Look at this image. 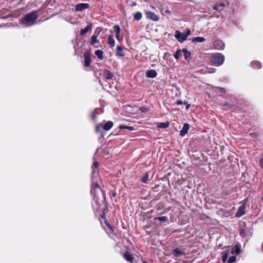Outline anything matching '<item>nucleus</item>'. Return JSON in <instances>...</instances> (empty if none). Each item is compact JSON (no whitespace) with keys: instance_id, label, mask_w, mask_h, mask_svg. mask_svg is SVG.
<instances>
[{"instance_id":"1","label":"nucleus","mask_w":263,"mask_h":263,"mask_svg":"<svg viewBox=\"0 0 263 263\" xmlns=\"http://www.w3.org/2000/svg\"><path fill=\"white\" fill-rule=\"evenodd\" d=\"M90 193L92 196V207L95 212L102 211L100 214L102 219L105 218V210L107 209V203L105 200V193L97 182H93L91 185Z\"/></svg>"},{"instance_id":"2","label":"nucleus","mask_w":263,"mask_h":263,"mask_svg":"<svg viewBox=\"0 0 263 263\" xmlns=\"http://www.w3.org/2000/svg\"><path fill=\"white\" fill-rule=\"evenodd\" d=\"M38 17V11H33L26 14L22 18V23L26 26H30L35 23Z\"/></svg>"},{"instance_id":"3","label":"nucleus","mask_w":263,"mask_h":263,"mask_svg":"<svg viewBox=\"0 0 263 263\" xmlns=\"http://www.w3.org/2000/svg\"><path fill=\"white\" fill-rule=\"evenodd\" d=\"M224 61V55L220 53H215L212 54L210 58V63L212 65L219 66Z\"/></svg>"},{"instance_id":"4","label":"nucleus","mask_w":263,"mask_h":263,"mask_svg":"<svg viewBox=\"0 0 263 263\" xmlns=\"http://www.w3.org/2000/svg\"><path fill=\"white\" fill-rule=\"evenodd\" d=\"M175 37L180 43H183L187 40L184 33L180 32L179 30H176Z\"/></svg>"},{"instance_id":"5","label":"nucleus","mask_w":263,"mask_h":263,"mask_svg":"<svg viewBox=\"0 0 263 263\" xmlns=\"http://www.w3.org/2000/svg\"><path fill=\"white\" fill-rule=\"evenodd\" d=\"M246 213V202L240 205L236 212L235 216L239 218L245 215Z\"/></svg>"},{"instance_id":"6","label":"nucleus","mask_w":263,"mask_h":263,"mask_svg":"<svg viewBox=\"0 0 263 263\" xmlns=\"http://www.w3.org/2000/svg\"><path fill=\"white\" fill-rule=\"evenodd\" d=\"M213 46L216 49L223 50L224 48V44L220 40H215L213 41Z\"/></svg>"},{"instance_id":"7","label":"nucleus","mask_w":263,"mask_h":263,"mask_svg":"<svg viewBox=\"0 0 263 263\" xmlns=\"http://www.w3.org/2000/svg\"><path fill=\"white\" fill-rule=\"evenodd\" d=\"M84 66L86 67H88L90 66L91 59L90 56V53L89 51H86L84 53Z\"/></svg>"},{"instance_id":"8","label":"nucleus","mask_w":263,"mask_h":263,"mask_svg":"<svg viewBox=\"0 0 263 263\" xmlns=\"http://www.w3.org/2000/svg\"><path fill=\"white\" fill-rule=\"evenodd\" d=\"M145 15L147 18L153 21H158L159 19V16L157 15L155 13L151 11H146Z\"/></svg>"},{"instance_id":"9","label":"nucleus","mask_w":263,"mask_h":263,"mask_svg":"<svg viewBox=\"0 0 263 263\" xmlns=\"http://www.w3.org/2000/svg\"><path fill=\"white\" fill-rule=\"evenodd\" d=\"M75 8L76 11H82L89 8V4L88 3H79L76 5Z\"/></svg>"},{"instance_id":"10","label":"nucleus","mask_w":263,"mask_h":263,"mask_svg":"<svg viewBox=\"0 0 263 263\" xmlns=\"http://www.w3.org/2000/svg\"><path fill=\"white\" fill-rule=\"evenodd\" d=\"M172 254L175 257H179L185 255V252L179 248H176L172 250Z\"/></svg>"},{"instance_id":"11","label":"nucleus","mask_w":263,"mask_h":263,"mask_svg":"<svg viewBox=\"0 0 263 263\" xmlns=\"http://www.w3.org/2000/svg\"><path fill=\"white\" fill-rule=\"evenodd\" d=\"M102 75L106 80H112L114 77V74L107 69H105L103 71Z\"/></svg>"},{"instance_id":"12","label":"nucleus","mask_w":263,"mask_h":263,"mask_svg":"<svg viewBox=\"0 0 263 263\" xmlns=\"http://www.w3.org/2000/svg\"><path fill=\"white\" fill-rule=\"evenodd\" d=\"M182 52L184 57V59L187 62H190L191 60V52L189 51L187 49L184 48L182 49Z\"/></svg>"},{"instance_id":"13","label":"nucleus","mask_w":263,"mask_h":263,"mask_svg":"<svg viewBox=\"0 0 263 263\" xmlns=\"http://www.w3.org/2000/svg\"><path fill=\"white\" fill-rule=\"evenodd\" d=\"M145 73L146 77L148 78H154L157 76V71L154 69L147 70Z\"/></svg>"},{"instance_id":"14","label":"nucleus","mask_w":263,"mask_h":263,"mask_svg":"<svg viewBox=\"0 0 263 263\" xmlns=\"http://www.w3.org/2000/svg\"><path fill=\"white\" fill-rule=\"evenodd\" d=\"M190 128V125L188 123H185L183 125V128L180 132V135L184 137L188 132Z\"/></svg>"},{"instance_id":"15","label":"nucleus","mask_w":263,"mask_h":263,"mask_svg":"<svg viewBox=\"0 0 263 263\" xmlns=\"http://www.w3.org/2000/svg\"><path fill=\"white\" fill-rule=\"evenodd\" d=\"M100 30L97 32V30L94 32L93 34L92 35L91 37V42L90 44L92 46H94L95 43L97 42H99V41L97 40V37L99 35Z\"/></svg>"},{"instance_id":"16","label":"nucleus","mask_w":263,"mask_h":263,"mask_svg":"<svg viewBox=\"0 0 263 263\" xmlns=\"http://www.w3.org/2000/svg\"><path fill=\"white\" fill-rule=\"evenodd\" d=\"M110 196L112 201L116 203L118 202L119 198L116 190H110Z\"/></svg>"},{"instance_id":"17","label":"nucleus","mask_w":263,"mask_h":263,"mask_svg":"<svg viewBox=\"0 0 263 263\" xmlns=\"http://www.w3.org/2000/svg\"><path fill=\"white\" fill-rule=\"evenodd\" d=\"M250 66L254 69H259L261 68L262 64L258 61H253L251 63Z\"/></svg>"},{"instance_id":"18","label":"nucleus","mask_w":263,"mask_h":263,"mask_svg":"<svg viewBox=\"0 0 263 263\" xmlns=\"http://www.w3.org/2000/svg\"><path fill=\"white\" fill-rule=\"evenodd\" d=\"M114 31L116 33V39L118 40H121L122 37L120 36V28L118 25H115L114 26Z\"/></svg>"},{"instance_id":"19","label":"nucleus","mask_w":263,"mask_h":263,"mask_svg":"<svg viewBox=\"0 0 263 263\" xmlns=\"http://www.w3.org/2000/svg\"><path fill=\"white\" fill-rule=\"evenodd\" d=\"M92 27V25L91 24L87 25L85 28L82 29L80 31V35H84L85 33H86L89 31L91 30Z\"/></svg>"},{"instance_id":"20","label":"nucleus","mask_w":263,"mask_h":263,"mask_svg":"<svg viewBox=\"0 0 263 263\" xmlns=\"http://www.w3.org/2000/svg\"><path fill=\"white\" fill-rule=\"evenodd\" d=\"M123 257L127 261L132 262V253L130 251L127 250L125 253H123Z\"/></svg>"},{"instance_id":"21","label":"nucleus","mask_w":263,"mask_h":263,"mask_svg":"<svg viewBox=\"0 0 263 263\" xmlns=\"http://www.w3.org/2000/svg\"><path fill=\"white\" fill-rule=\"evenodd\" d=\"M213 91L217 94L225 93L226 91L224 88L220 87H213Z\"/></svg>"},{"instance_id":"22","label":"nucleus","mask_w":263,"mask_h":263,"mask_svg":"<svg viewBox=\"0 0 263 263\" xmlns=\"http://www.w3.org/2000/svg\"><path fill=\"white\" fill-rule=\"evenodd\" d=\"M114 123L111 121H108L103 125V129L105 130H109L113 126Z\"/></svg>"},{"instance_id":"23","label":"nucleus","mask_w":263,"mask_h":263,"mask_svg":"<svg viewBox=\"0 0 263 263\" xmlns=\"http://www.w3.org/2000/svg\"><path fill=\"white\" fill-rule=\"evenodd\" d=\"M205 41V39L203 37L197 36L193 37L192 39V42L193 43H201Z\"/></svg>"},{"instance_id":"24","label":"nucleus","mask_w":263,"mask_h":263,"mask_svg":"<svg viewBox=\"0 0 263 263\" xmlns=\"http://www.w3.org/2000/svg\"><path fill=\"white\" fill-rule=\"evenodd\" d=\"M228 253V250H224L221 253V259L223 262H226L227 261Z\"/></svg>"},{"instance_id":"25","label":"nucleus","mask_w":263,"mask_h":263,"mask_svg":"<svg viewBox=\"0 0 263 263\" xmlns=\"http://www.w3.org/2000/svg\"><path fill=\"white\" fill-rule=\"evenodd\" d=\"M115 40L112 35H109L108 39V43L109 45L110 48H112L115 46Z\"/></svg>"},{"instance_id":"26","label":"nucleus","mask_w":263,"mask_h":263,"mask_svg":"<svg viewBox=\"0 0 263 263\" xmlns=\"http://www.w3.org/2000/svg\"><path fill=\"white\" fill-rule=\"evenodd\" d=\"M170 122L167 121L166 122L159 123L157 126L159 128H166L169 126Z\"/></svg>"},{"instance_id":"27","label":"nucleus","mask_w":263,"mask_h":263,"mask_svg":"<svg viewBox=\"0 0 263 263\" xmlns=\"http://www.w3.org/2000/svg\"><path fill=\"white\" fill-rule=\"evenodd\" d=\"M240 253V249L238 245H235L234 247H233L231 251L232 254H239Z\"/></svg>"},{"instance_id":"28","label":"nucleus","mask_w":263,"mask_h":263,"mask_svg":"<svg viewBox=\"0 0 263 263\" xmlns=\"http://www.w3.org/2000/svg\"><path fill=\"white\" fill-rule=\"evenodd\" d=\"M142 17V14L140 12H137L134 15V19L135 21H140Z\"/></svg>"},{"instance_id":"29","label":"nucleus","mask_w":263,"mask_h":263,"mask_svg":"<svg viewBox=\"0 0 263 263\" xmlns=\"http://www.w3.org/2000/svg\"><path fill=\"white\" fill-rule=\"evenodd\" d=\"M103 129V125L102 123L96 125L95 131L96 133H102Z\"/></svg>"},{"instance_id":"30","label":"nucleus","mask_w":263,"mask_h":263,"mask_svg":"<svg viewBox=\"0 0 263 263\" xmlns=\"http://www.w3.org/2000/svg\"><path fill=\"white\" fill-rule=\"evenodd\" d=\"M182 50L178 49L174 53V57L176 60H179L182 55Z\"/></svg>"},{"instance_id":"31","label":"nucleus","mask_w":263,"mask_h":263,"mask_svg":"<svg viewBox=\"0 0 263 263\" xmlns=\"http://www.w3.org/2000/svg\"><path fill=\"white\" fill-rule=\"evenodd\" d=\"M95 54L97 55L98 59L102 60L103 59V52L101 50H97L95 51Z\"/></svg>"},{"instance_id":"32","label":"nucleus","mask_w":263,"mask_h":263,"mask_svg":"<svg viewBox=\"0 0 263 263\" xmlns=\"http://www.w3.org/2000/svg\"><path fill=\"white\" fill-rule=\"evenodd\" d=\"M98 110V108H96L91 114V118L93 121H96L97 115L99 114Z\"/></svg>"},{"instance_id":"33","label":"nucleus","mask_w":263,"mask_h":263,"mask_svg":"<svg viewBox=\"0 0 263 263\" xmlns=\"http://www.w3.org/2000/svg\"><path fill=\"white\" fill-rule=\"evenodd\" d=\"M117 54L120 56L123 57L124 54L123 52V48L121 46H118L117 47Z\"/></svg>"},{"instance_id":"34","label":"nucleus","mask_w":263,"mask_h":263,"mask_svg":"<svg viewBox=\"0 0 263 263\" xmlns=\"http://www.w3.org/2000/svg\"><path fill=\"white\" fill-rule=\"evenodd\" d=\"M149 175L147 172L145 173L144 176L140 179L141 181L144 183H147Z\"/></svg>"},{"instance_id":"35","label":"nucleus","mask_w":263,"mask_h":263,"mask_svg":"<svg viewBox=\"0 0 263 263\" xmlns=\"http://www.w3.org/2000/svg\"><path fill=\"white\" fill-rule=\"evenodd\" d=\"M155 220H158L160 222H165L167 220L168 218L167 216H161V217H156L155 218Z\"/></svg>"},{"instance_id":"36","label":"nucleus","mask_w":263,"mask_h":263,"mask_svg":"<svg viewBox=\"0 0 263 263\" xmlns=\"http://www.w3.org/2000/svg\"><path fill=\"white\" fill-rule=\"evenodd\" d=\"M99 163L96 161L95 162L92 166H91V169H92V173L93 174L95 172V170L97 169L98 167Z\"/></svg>"},{"instance_id":"37","label":"nucleus","mask_w":263,"mask_h":263,"mask_svg":"<svg viewBox=\"0 0 263 263\" xmlns=\"http://www.w3.org/2000/svg\"><path fill=\"white\" fill-rule=\"evenodd\" d=\"M239 233L240 236L242 237H245L246 236V231L242 228H241L239 230Z\"/></svg>"},{"instance_id":"38","label":"nucleus","mask_w":263,"mask_h":263,"mask_svg":"<svg viewBox=\"0 0 263 263\" xmlns=\"http://www.w3.org/2000/svg\"><path fill=\"white\" fill-rule=\"evenodd\" d=\"M236 260V256H232L229 257V259L228 260V263H233L234 261H235Z\"/></svg>"},{"instance_id":"39","label":"nucleus","mask_w":263,"mask_h":263,"mask_svg":"<svg viewBox=\"0 0 263 263\" xmlns=\"http://www.w3.org/2000/svg\"><path fill=\"white\" fill-rule=\"evenodd\" d=\"M120 129H123V128H126L130 130H132V126H125L124 125H121L119 126Z\"/></svg>"},{"instance_id":"40","label":"nucleus","mask_w":263,"mask_h":263,"mask_svg":"<svg viewBox=\"0 0 263 263\" xmlns=\"http://www.w3.org/2000/svg\"><path fill=\"white\" fill-rule=\"evenodd\" d=\"M140 111L142 112H147L148 111L149 109L148 108L145 107H142L139 108Z\"/></svg>"},{"instance_id":"41","label":"nucleus","mask_w":263,"mask_h":263,"mask_svg":"<svg viewBox=\"0 0 263 263\" xmlns=\"http://www.w3.org/2000/svg\"><path fill=\"white\" fill-rule=\"evenodd\" d=\"M186 37L187 38V36L191 35V32L189 28L186 29L185 32H183Z\"/></svg>"},{"instance_id":"42","label":"nucleus","mask_w":263,"mask_h":263,"mask_svg":"<svg viewBox=\"0 0 263 263\" xmlns=\"http://www.w3.org/2000/svg\"><path fill=\"white\" fill-rule=\"evenodd\" d=\"M217 5L218 6L219 8L221 9V10L223 9V7L225 6V4L224 3L217 4Z\"/></svg>"},{"instance_id":"43","label":"nucleus","mask_w":263,"mask_h":263,"mask_svg":"<svg viewBox=\"0 0 263 263\" xmlns=\"http://www.w3.org/2000/svg\"><path fill=\"white\" fill-rule=\"evenodd\" d=\"M213 9L214 10H217V11H221V9L219 8V7L217 5V4L214 6V7H213Z\"/></svg>"},{"instance_id":"44","label":"nucleus","mask_w":263,"mask_h":263,"mask_svg":"<svg viewBox=\"0 0 263 263\" xmlns=\"http://www.w3.org/2000/svg\"><path fill=\"white\" fill-rule=\"evenodd\" d=\"M250 135L252 138H256L257 137V134L256 133H252Z\"/></svg>"},{"instance_id":"45","label":"nucleus","mask_w":263,"mask_h":263,"mask_svg":"<svg viewBox=\"0 0 263 263\" xmlns=\"http://www.w3.org/2000/svg\"><path fill=\"white\" fill-rule=\"evenodd\" d=\"M183 103L182 102V101L180 100H177L176 101V104H177V105H181V104H182Z\"/></svg>"},{"instance_id":"46","label":"nucleus","mask_w":263,"mask_h":263,"mask_svg":"<svg viewBox=\"0 0 263 263\" xmlns=\"http://www.w3.org/2000/svg\"><path fill=\"white\" fill-rule=\"evenodd\" d=\"M184 104L186 105V107H185L186 110H188L190 108L191 105L189 104H187V103L186 102H184Z\"/></svg>"},{"instance_id":"47","label":"nucleus","mask_w":263,"mask_h":263,"mask_svg":"<svg viewBox=\"0 0 263 263\" xmlns=\"http://www.w3.org/2000/svg\"><path fill=\"white\" fill-rule=\"evenodd\" d=\"M215 71V69L211 68L210 69H209L208 72L209 73H214Z\"/></svg>"},{"instance_id":"48","label":"nucleus","mask_w":263,"mask_h":263,"mask_svg":"<svg viewBox=\"0 0 263 263\" xmlns=\"http://www.w3.org/2000/svg\"><path fill=\"white\" fill-rule=\"evenodd\" d=\"M260 165H261V167L263 168V163L261 162Z\"/></svg>"},{"instance_id":"49","label":"nucleus","mask_w":263,"mask_h":263,"mask_svg":"<svg viewBox=\"0 0 263 263\" xmlns=\"http://www.w3.org/2000/svg\"><path fill=\"white\" fill-rule=\"evenodd\" d=\"M140 260H141V259H140ZM141 262H142V263H148L147 262H146V261H143L142 260H141Z\"/></svg>"},{"instance_id":"50","label":"nucleus","mask_w":263,"mask_h":263,"mask_svg":"<svg viewBox=\"0 0 263 263\" xmlns=\"http://www.w3.org/2000/svg\"><path fill=\"white\" fill-rule=\"evenodd\" d=\"M136 5V3L135 2H133V6Z\"/></svg>"},{"instance_id":"51","label":"nucleus","mask_w":263,"mask_h":263,"mask_svg":"<svg viewBox=\"0 0 263 263\" xmlns=\"http://www.w3.org/2000/svg\"><path fill=\"white\" fill-rule=\"evenodd\" d=\"M261 249H262V251H263V243L261 245Z\"/></svg>"},{"instance_id":"52","label":"nucleus","mask_w":263,"mask_h":263,"mask_svg":"<svg viewBox=\"0 0 263 263\" xmlns=\"http://www.w3.org/2000/svg\"><path fill=\"white\" fill-rule=\"evenodd\" d=\"M134 257L133 256V260H132L133 263H134Z\"/></svg>"}]
</instances>
